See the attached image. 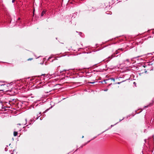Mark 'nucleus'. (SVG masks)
I'll use <instances>...</instances> for the list:
<instances>
[{
  "label": "nucleus",
  "mask_w": 154,
  "mask_h": 154,
  "mask_svg": "<svg viewBox=\"0 0 154 154\" xmlns=\"http://www.w3.org/2000/svg\"><path fill=\"white\" fill-rule=\"evenodd\" d=\"M1 86L3 88V91H8L11 88V85L9 84L2 85Z\"/></svg>",
  "instance_id": "f257e3e1"
},
{
  "label": "nucleus",
  "mask_w": 154,
  "mask_h": 154,
  "mask_svg": "<svg viewBox=\"0 0 154 154\" xmlns=\"http://www.w3.org/2000/svg\"><path fill=\"white\" fill-rule=\"evenodd\" d=\"M21 128H19L18 126H17V128L15 129V130H18L19 131H20L21 130Z\"/></svg>",
  "instance_id": "f03ea898"
},
{
  "label": "nucleus",
  "mask_w": 154,
  "mask_h": 154,
  "mask_svg": "<svg viewBox=\"0 0 154 154\" xmlns=\"http://www.w3.org/2000/svg\"><path fill=\"white\" fill-rule=\"evenodd\" d=\"M17 134V131H14V136H16Z\"/></svg>",
  "instance_id": "7ed1b4c3"
},
{
  "label": "nucleus",
  "mask_w": 154,
  "mask_h": 154,
  "mask_svg": "<svg viewBox=\"0 0 154 154\" xmlns=\"http://www.w3.org/2000/svg\"><path fill=\"white\" fill-rule=\"evenodd\" d=\"M45 13V11H43L42 12V13L41 16H42Z\"/></svg>",
  "instance_id": "20e7f679"
},
{
  "label": "nucleus",
  "mask_w": 154,
  "mask_h": 154,
  "mask_svg": "<svg viewBox=\"0 0 154 154\" xmlns=\"http://www.w3.org/2000/svg\"><path fill=\"white\" fill-rule=\"evenodd\" d=\"M94 82H89V83H91V84H94Z\"/></svg>",
  "instance_id": "39448f33"
},
{
  "label": "nucleus",
  "mask_w": 154,
  "mask_h": 154,
  "mask_svg": "<svg viewBox=\"0 0 154 154\" xmlns=\"http://www.w3.org/2000/svg\"><path fill=\"white\" fill-rule=\"evenodd\" d=\"M15 0H12V2L13 3H14V2H15Z\"/></svg>",
  "instance_id": "423d86ee"
},
{
  "label": "nucleus",
  "mask_w": 154,
  "mask_h": 154,
  "mask_svg": "<svg viewBox=\"0 0 154 154\" xmlns=\"http://www.w3.org/2000/svg\"><path fill=\"white\" fill-rule=\"evenodd\" d=\"M32 59H28V60H31Z\"/></svg>",
  "instance_id": "0eeeda50"
},
{
  "label": "nucleus",
  "mask_w": 154,
  "mask_h": 154,
  "mask_svg": "<svg viewBox=\"0 0 154 154\" xmlns=\"http://www.w3.org/2000/svg\"><path fill=\"white\" fill-rule=\"evenodd\" d=\"M26 123H25V124H22V125H26Z\"/></svg>",
  "instance_id": "6e6552de"
},
{
  "label": "nucleus",
  "mask_w": 154,
  "mask_h": 154,
  "mask_svg": "<svg viewBox=\"0 0 154 154\" xmlns=\"http://www.w3.org/2000/svg\"><path fill=\"white\" fill-rule=\"evenodd\" d=\"M34 11H35V10H34L33 11V14H34Z\"/></svg>",
  "instance_id": "1a4fd4ad"
},
{
  "label": "nucleus",
  "mask_w": 154,
  "mask_h": 154,
  "mask_svg": "<svg viewBox=\"0 0 154 154\" xmlns=\"http://www.w3.org/2000/svg\"><path fill=\"white\" fill-rule=\"evenodd\" d=\"M11 154H13V153H11Z\"/></svg>",
  "instance_id": "9d476101"
},
{
  "label": "nucleus",
  "mask_w": 154,
  "mask_h": 154,
  "mask_svg": "<svg viewBox=\"0 0 154 154\" xmlns=\"http://www.w3.org/2000/svg\"><path fill=\"white\" fill-rule=\"evenodd\" d=\"M19 125H20L21 124H19Z\"/></svg>",
  "instance_id": "9b49d317"
}]
</instances>
